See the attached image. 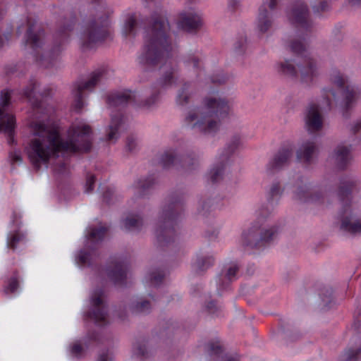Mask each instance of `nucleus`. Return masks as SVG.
<instances>
[{
	"mask_svg": "<svg viewBox=\"0 0 361 361\" xmlns=\"http://www.w3.org/2000/svg\"><path fill=\"white\" fill-rule=\"evenodd\" d=\"M89 126H78L73 128V132L66 141L59 139L58 132L51 126L37 123L34 126L33 134L37 137L32 142L28 157L32 164L40 168V163L46 164L52 154L59 152H87L91 148Z\"/></svg>",
	"mask_w": 361,
	"mask_h": 361,
	"instance_id": "obj_1",
	"label": "nucleus"
},
{
	"mask_svg": "<svg viewBox=\"0 0 361 361\" xmlns=\"http://www.w3.org/2000/svg\"><path fill=\"white\" fill-rule=\"evenodd\" d=\"M169 25L165 20H154L147 28L145 36V52L142 55L143 63L155 65L168 54L170 44L167 39Z\"/></svg>",
	"mask_w": 361,
	"mask_h": 361,
	"instance_id": "obj_2",
	"label": "nucleus"
},
{
	"mask_svg": "<svg viewBox=\"0 0 361 361\" xmlns=\"http://www.w3.org/2000/svg\"><path fill=\"white\" fill-rule=\"evenodd\" d=\"M290 49L296 56L286 60L285 64L281 66L283 72L290 77L299 78L302 82H310L317 74V66L306 45L300 41L293 40L290 44Z\"/></svg>",
	"mask_w": 361,
	"mask_h": 361,
	"instance_id": "obj_3",
	"label": "nucleus"
},
{
	"mask_svg": "<svg viewBox=\"0 0 361 361\" xmlns=\"http://www.w3.org/2000/svg\"><path fill=\"white\" fill-rule=\"evenodd\" d=\"M228 109L227 102L219 96L206 97L199 111L200 118L192 128L198 127L204 133H215L219 128L220 118L228 114Z\"/></svg>",
	"mask_w": 361,
	"mask_h": 361,
	"instance_id": "obj_4",
	"label": "nucleus"
},
{
	"mask_svg": "<svg viewBox=\"0 0 361 361\" xmlns=\"http://www.w3.org/2000/svg\"><path fill=\"white\" fill-rule=\"evenodd\" d=\"M350 195V189L348 186H343L339 188L338 195L343 207L341 211V228L351 233H360L361 219L349 208Z\"/></svg>",
	"mask_w": 361,
	"mask_h": 361,
	"instance_id": "obj_5",
	"label": "nucleus"
},
{
	"mask_svg": "<svg viewBox=\"0 0 361 361\" xmlns=\"http://www.w3.org/2000/svg\"><path fill=\"white\" fill-rule=\"evenodd\" d=\"M160 162L164 169L175 168L191 171L198 166V161L192 153L178 154L176 152H166L161 154Z\"/></svg>",
	"mask_w": 361,
	"mask_h": 361,
	"instance_id": "obj_6",
	"label": "nucleus"
},
{
	"mask_svg": "<svg viewBox=\"0 0 361 361\" xmlns=\"http://www.w3.org/2000/svg\"><path fill=\"white\" fill-rule=\"evenodd\" d=\"M332 80L336 85L337 89L329 92L333 96L336 104L342 109H348L355 101V92L353 87L348 84L347 80L344 79L338 73L332 76Z\"/></svg>",
	"mask_w": 361,
	"mask_h": 361,
	"instance_id": "obj_7",
	"label": "nucleus"
},
{
	"mask_svg": "<svg viewBox=\"0 0 361 361\" xmlns=\"http://www.w3.org/2000/svg\"><path fill=\"white\" fill-rule=\"evenodd\" d=\"M173 204L165 205L159 214L157 221L156 233L159 241H164L166 238H171L174 235V212Z\"/></svg>",
	"mask_w": 361,
	"mask_h": 361,
	"instance_id": "obj_8",
	"label": "nucleus"
},
{
	"mask_svg": "<svg viewBox=\"0 0 361 361\" xmlns=\"http://www.w3.org/2000/svg\"><path fill=\"white\" fill-rule=\"evenodd\" d=\"M11 92L3 90L0 97V132L7 133L10 137L8 142H13L11 137L15 128V117L13 115L6 113L5 108L10 104Z\"/></svg>",
	"mask_w": 361,
	"mask_h": 361,
	"instance_id": "obj_9",
	"label": "nucleus"
},
{
	"mask_svg": "<svg viewBox=\"0 0 361 361\" xmlns=\"http://www.w3.org/2000/svg\"><path fill=\"white\" fill-rule=\"evenodd\" d=\"M128 264L126 260L115 258L111 261L106 269V274L116 284L122 285L127 278Z\"/></svg>",
	"mask_w": 361,
	"mask_h": 361,
	"instance_id": "obj_10",
	"label": "nucleus"
},
{
	"mask_svg": "<svg viewBox=\"0 0 361 361\" xmlns=\"http://www.w3.org/2000/svg\"><path fill=\"white\" fill-rule=\"evenodd\" d=\"M107 18V15L104 12L97 13L94 18L87 25V37L90 42H97L102 39L105 35V32L102 30L104 23Z\"/></svg>",
	"mask_w": 361,
	"mask_h": 361,
	"instance_id": "obj_11",
	"label": "nucleus"
},
{
	"mask_svg": "<svg viewBox=\"0 0 361 361\" xmlns=\"http://www.w3.org/2000/svg\"><path fill=\"white\" fill-rule=\"evenodd\" d=\"M308 8L302 1H298L293 7L291 15L290 16V20L293 23L297 25L299 29L302 31H307L310 23L308 20Z\"/></svg>",
	"mask_w": 361,
	"mask_h": 361,
	"instance_id": "obj_12",
	"label": "nucleus"
},
{
	"mask_svg": "<svg viewBox=\"0 0 361 361\" xmlns=\"http://www.w3.org/2000/svg\"><path fill=\"white\" fill-rule=\"evenodd\" d=\"M102 75V72H94L87 81L81 82L78 85L75 95L74 107L75 109L80 110L84 105L82 102V91L85 90H92L99 82Z\"/></svg>",
	"mask_w": 361,
	"mask_h": 361,
	"instance_id": "obj_13",
	"label": "nucleus"
},
{
	"mask_svg": "<svg viewBox=\"0 0 361 361\" xmlns=\"http://www.w3.org/2000/svg\"><path fill=\"white\" fill-rule=\"evenodd\" d=\"M305 120L309 132L314 133L322 129V118L317 104L312 103L308 106Z\"/></svg>",
	"mask_w": 361,
	"mask_h": 361,
	"instance_id": "obj_14",
	"label": "nucleus"
},
{
	"mask_svg": "<svg viewBox=\"0 0 361 361\" xmlns=\"http://www.w3.org/2000/svg\"><path fill=\"white\" fill-rule=\"evenodd\" d=\"M350 145H339L333 153L331 158L333 163L339 169H343L350 160Z\"/></svg>",
	"mask_w": 361,
	"mask_h": 361,
	"instance_id": "obj_15",
	"label": "nucleus"
},
{
	"mask_svg": "<svg viewBox=\"0 0 361 361\" xmlns=\"http://www.w3.org/2000/svg\"><path fill=\"white\" fill-rule=\"evenodd\" d=\"M180 17L179 25L189 32L198 30L202 25L200 17L193 11L182 12Z\"/></svg>",
	"mask_w": 361,
	"mask_h": 361,
	"instance_id": "obj_16",
	"label": "nucleus"
},
{
	"mask_svg": "<svg viewBox=\"0 0 361 361\" xmlns=\"http://www.w3.org/2000/svg\"><path fill=\"white\" fill-rule=\"evenodd\" d=\"M279 0H267V1L260 8L259 14L258 17V27L261 32H265L271 25L269 20L267 18V12L265 6L267 4L271 10L274 9L276 5L278 4Z\"/></svg>",
	"mask_w": 361,
	"mask_h": 361,
	"instance_id": "obj_17",
	"label": "nucleus"
},
{
	"mask_svg": "<svg viewBox=\"0 0 361 361\" xmlns=\"http://www.w3.org/2000/svg\"><path fill=\"white\" fill-rule=\"evenodd\" d=\"M317 149L316 145L313 142H304L296 152L297 159H304L310 162Z\"/></svg>",
	"mask_w": 361,
	"mask_h": 361,
	"instance_id": "obj_18",
	"label": "nucleus"
},
{
	"mask_svg": "<svg viewBox=\"0 0 361 361\" xmlns=\"http://www.w3.org/2000/svg\"><path fill=\"white\" fill-rule=\"evenodd\" d=\"M24 94L29 99L32 105L36 107L39 106L40 99L47 95V93L40 91L39 86L35 83L32 84L30 87L24 90Z\"/></svg>",
	"mask_w": 361,
	"mask_h": 361,
	"instance_id": "obj_19",
	"label": "nucleus"
},
{
	"mask_svg": "<svg viewBox=\"0 0 361 361\" xmlns=\"http://www.w3.org/2000/svg\"><path fill=\"white\" fill-rule=\"evenodd\" d=\"M293 155L292 150L289 149H283L280 151L270 163V167L271 169H279L283 166L286 165L290 158Z\"/></svg>",
	"mask_w": 361,
	"mask_h": 361,
	"instance_id": "obj_20",
	"label": "nucleus"
},
{
	"mask_svg": "<svg viewBox=\"0 0 361 361\" xmlns=\"http://www.w3.org/2000/svg\"><path fill=\"white\" fill-rule=\"evenodd\" d=\"M122 124V119L120 116H113L111 122L109 126V132L107 133V140L115 141L119 135V129Z\"/></svg>",
	"mask_w": 361,
	"mask_h": 361,
	"instance_id": "obj_21",
	"label": "nucleus"
},
{
	"mask_svg": "<svg viewBox=\"0 0 361 361\" xmlns=\"http://www.w3.org/2000/svg\"><path fill=\"white\" fill-rule=\"evenodd\" d=\"M43 35V31L40 28L36 30L34 25H30L27 29V41H29L33 47H39L42 42Z\"/></svg>",
	"mask_w": 361,
	"mask_h": 361,
	"instance_id": "obj_22",
	"label": "nucleus"
},
{
	"mask_svg": "<svg viewBox=\"0 0 361 361\" xmlns=\"http://www.w3.org/2000/svg\"><path fill=\"white\" fill-rule=\"evenodd\" d=\"M131 95L129 92H124L115 94L109 98L110 103L114 106H118L126 104L130 99Z\"/></svg>",
	"mask_w": 361,
	"mask_h": 361,
	"instance_id": "obj_23",
	"label": "nucleus"
},
{
	"mask_svg": "<svg viewBox=\"0 0 361 361\" xmlns=\"http://www.w3.org/2000/svg\"><path fill=\"white\" fill-rule=\"evenodd\" d=\"M163 278L164 274L160 271H151L147 274L143 282L157 286L161 282Z\"/></svg>",
	"mask_w": 361,
	"mask_h": 361,
	"instance_id": "obj_24",
	"label": "nucleus"
},
{
	"mask_svg": "<svg viewBox=\"0 0 361 361\" xmlns=\"http://www.w3.org/2000/svg\"><path fill=\"white\" fill-rule=\"evenodd\" d=\"M224 164H221L219 166L214 167L209 171V176L212 183H214L222 178Z\"/></svg>",
	"mask_w": 361,
	"mask_h": 361,
	"instance_id": "obj_25",
	"label": "nucleus"
},
{
	"mask_svg": "<svg viewBox=\"0 0 361 361\" xmlns=\"http://www.w3.org/2000/svg\"><path fill=\"white\" fill-rule=\"evenodd\" d=\"M176 80L175 70L172 68L166 67V71L161 79L162 85H169L174 82Z\"/></svg>",
	"mask_w": 361,
	"mask_h": 361,
	"instance_id": "obj_26",
	"label": "nucleus"
},
{
	"mask_svg": "<svg viewBox=\"0 0 361 361\" xmlns=\"http://www.w3.org/2000/svg\"><path fill=\"white\" fill-rule=\"evenodd\" d=\"M272 235H273V233L271 232H270L269 231H267L266 235L258 238V237H255L253 233H250L247 236V245L255 246L259 240H266L271 239Z\"/></svg>",
	"mask_w": 361,
	"mask_h": 361,
	"instance_id": "obj_27",
	"label": "nucleus"
},
{
	"mask_svg": "<svg viewBox=\"0 0 361 361\" xmlns=\"http://www.w3.org/2000/svg\"><path fill=\"white\" fill-rule=\"evenodd\" d=\"M142 226V220L140 218H127L124 221V227L126 230L139 228Z\"/></svg>",
	"mask_w": 361,
	"mask_h": 361,
	"instance_id": "obj_28",
	"label": "nucleus"
},
{
	"mask_svg": "<svg viewBox=\"0 0 361 361\" xmlns=\"http://www.w3.org/2000/svg\"><path fill=\"white\" fill-rule=\"evenodd\" d=\"M213 259L211 257H197L195 267L197 271H203L212 264Z\"/></svg>",
	"mask_w": 361,
	"mask_h": 361,
	"instance_id": "obj_29",
	"label": "nucleus"
},
{
	"mask_svg": "<svg viewBox=\"0 0 361 361\" xmlns=\"http://www.w3.org/2000/svg\"><path fill=\"white\" fill-rule=\"evenodd\" d=\"M135 20L133 17H129L124 25V27L122 30V34L124 36H127L128 35L133 32V29L135 25Z\"/></svg>",
	"mask_w": 361,
	"mask_h": 361,
	"instance_id": "obj_30",
	"label": "nucleus"
},
{
	"mask_svg": "<svg viewBox=\"0 0 361 361\" xmlns=\"http://www.w3.org/2000/svg\"><path fill=\"white\" fill-rule=\"evenodd\" d=\"M361 354V348L357 350L349 349L345 350L342 356V361H353L356 355Z\"/></svg>",
	"mask_w": 361,
	"mask_h": 361,
	"instance_id": "obj_31",
	"label": "nucleus"
},
{
	"mask_svg": "<svg viewBox=\"0 0 361 361\" xmlns=\"http://www.w3.org/2000/svg\"><path fill=\"white\" fill-rule=\"evenodd\" d=\"M106 229L101 227L98 229H92L90 233V238L92 241H97L102 240L104 237Z\"/></svg>",
	"mask_w": 361,
	"mask_h": 361,
	"instance_id": "obj_32",
	"label": "nucleus"
},
{
	"mask_svg": "<svg viewBox=\"0 0 361 361\" xmlns=\"http://www.w3.org/2000/svg\"><path fill=\"white\" fill-rule=\"evenodd\" d=\"M103 295L104 293L102 290H97L93 293L91 301L94 306H99L103 304Z\"/></svg>",
	"mask_w": 361,
	"mask_h": 361,
	"instance_id": "obj_33",
	"label": "nucleus"
},
{
	"mask_svg": "<svg viewBox=\"0 0 361 361\" xmlns=\"http://www.w3.org/2000/svg\"><path fill=\"white\" fill-rule=\"evenodd\" d=\"M106 312L102 309L94 310L92 312V317L95 320V322L99 324L100 322H105L106 319Z\"/></svg>",
	"mask_w": 361,
	"mask_h": 361,
	"instance_id": "obj_34",
	"label": "nucleus"
},
{
	"mask_svg": "<svg viewBox=\"0 0 361 361\" xmlns=\"http://www.w3.org/2000/svg\"><path fill=\"white\" fill-rule=\"evenodd\" d=\"M332 293V290L330 288H324L320 290L319 295H323L322 298V303L326 305L329 301Z\"/></svg>",
	"mask_w": 361,
	"mask_h": 361,
	"instance_id": "obj_35",
	"label": "nucleus"
},
{
	"mask_svg": "<svg viewBox=\"0 0 361 361\" xmlns=\"http://www.w3.org/2000/svg\"><path fill=\"white\" fill-rule=\"evenodd\" d=\"M149 307V303L148 301H142L140 302H137L134 305L133 308L135 312H142L147 311Z\"/></svg>",
	"mask_w": 361,
	"mask_h": 361,
	"instance_id": "obj_36",
	"label": "nucleus"
},
{
	"mask_svg": "<svg viewBox=\"0 0 361 361\" xmlns=\"http://www.w3.org/2000/svg\"><path fill=\"white\" fill-rule=\"evenodd\" d=\"M348 128L353 133H356L361 130V119H356L350 122Z\"/></svg>",
	"mask_w": 361,
	"mask_h": 361,
	"instance_id": "obj_37",
	"label": "nucleus"
},
{
	"mask_svg": "<svg viewBox=\"0 0 361 361\" xmlns=\"http://www.w3.org/2000/svg\"><path fill=\"white\" fill-rule=\"evenodd\" d=\"M178 99L180 104H183L184 103H187L188 99V94L187 93L186 89L183 88L180 92L178 94Z\"/></svg>",
	"mask_w": 361,
	"mask_h": 361,
	"instance_id": "obj_38",
	"label": "nucleus"
},
{
	"mask_svg": "<svg viewBox=\"0 0 361 361\" xmlns=\"http://www.w3.org/2000/svg\"><path fill=\"white\" fill-rule=\"evenodd\" d=\"M61 49L59 47L54 48L49 53V58L53 61H57L60 59Z\"/></svg>",
	"mask_w": 361,
	"mask_h": 361,
	"instance_id": "obj_39",
	"label": "nucleus"
},
{
	"mask_svg": "<svg viewBox=\"0 0 361 361\" xmlns=\"http://www.w3.org/2000/svg\"><path fill=\"white\" fill-rule=\"evenodd\" d=\"M330 89H324V109L326 110H329L331 109V101L328 98L329 94H331L329 90Z\"/></svg>",
	"mask_w": 361,
	"mask_h": 361,
	"instance_id": "obj_40",
	"label": "nucleus"
},
{
	"mask_svg": "<svg viewBox=\"0 0 361 361\" xmlns=\"http://www.w3.org/2000/svg\"><path fill=\"white\" fill-rule=\"evenodd\" d=\"M10 157L13 162H16L18 164H22L23 159L19 151L15 150L14 152H11Z\"/></svg>",
	"mask_w": 361,
	"mask_h": 361,
	"instance_id": "obj_41",
	"label": "nucleus"
},
{
	"mask_svg": "<svg viewBox=\"0 0 361 361\" xmlns=\"http://www.w3.org/2000/svg\"><path fill=\"white\" fill-rule=\"evenodd\" d=\"M207 350L210 354L219 353L221 351V346L219 344L209 343L207 345Z\"/></svg>",
	"mask_w": 361,
	"mask_h": 361,
	"instance_id": "obj_42",
	"label": "nucleus"
},
{
	"mask_svg": "<svg viewBox=\"0 0 361 361\" xmlns=\"http://www.w3.org/2000/svg\"><path fill=\"white\" fill-rule=\"evenodd\" d=\"M77 262L82 264L89 262V254L81 251L78 257Z\"/></svg>",
	"mask_w": 361,
	"mask_h": 361,
	"instance_id": "obj_43",
	"label": "nucleus"
},
{
	"mask_svg": "<svg viewBox=\"0 0 361 361\" xmlns=\"http://www.w3.org/2000/svg\"><path fill=\"white\" fill-rule=\"evenodd\" d=\"M11 35V30H8L4 33V37L0 34V48L4 47L9 40V37Z\"/></svg>",
	"mask_w": 361,
	"mask_h": 361,
	"instance_id": "obj_44",
	"label": "nucleus"
},
{
	"mask_svg": "<svg viewBox=\"0 0 361 361\" xmlns=\"http://www.w3.org/2000/svg\"><path fill=\"white\" fill-rule=\"evenodd\" d=\"M94 184V177L93 176H90L86 183V192H90L92 190Z\"/></svg>",
	"mask_w": 361,
	"mask_h": 361,
	"instance_id": "obj_45",
	"label": "nucleus"
},
{
	"mask_svg": "<svg viewBox=\"0 0 361 361\" xmlns=\"http://www.w3.org/2000/svg\"><path fill=\"white\" fill-rule=\"evenodd\" d=\"M270 192L272 196L279 195L281 193V190L278 184H273Z\"/></svg>",
	"mask_w": 361,
	"mask_h": 361,
	"instance_id": "obj_46",
	"label": "nucleus"
},
{
	"mask_svg": "<svg viewBox=\"0 0 361 361\" xmlns=\"http://www.w3.org/2000/svg\"><path fill=\"white\" fill-rule=\"evenodd\" d=\"M238 267L236 265L231 266L227 271V276L231 279L232 276L235 275L236 271H238Z\"/></svg>",
	"mask_w": 361,
	"mask_h": 361,
	"instance_id": "obj_47",
	"label": "nucleus"
},
{
	"mask_svg": "<svg viewBox=\"0 0 361 361\" xmlns=\"http://www.w3.org/2000/svg\"><path fill=\"white\" fill-rule=\"evenodd\" d=\"M18 281L16 279L11 280L7 290H9L11 292L15 291L18 288Z\"/></svg>",
	"mask_w": 361,
	"mask_h": 361,
	"instance_id": "obj_48",
	"label": "nucleus"
},
{
	"mask_svg": "<svg viewBox=\"0 0 361 361\" xmlns=\"http://www.w3.org/2000/svg\"><path fill=\"white\" fill-rule=\"evenodd\" d=\"M81 351H82V347L78 344L74 345L71 350L72 354L75 356H78L80 355V353H81Z\"/></svg>",
	"mask_w": 361,
	"mask_h": 361,
	"instance_id": "obj_49",
	"label": "nucleus"
},
{
	"mask_svg": "<svg viewBox=\"0 0 361 361\" xmlns=\"http://www.w3.org/2000/svg\"><path fill=\"white\" fill-rule=\"evenodd\" d=\"M239 144L240 138L238 137H234L231 140V152L234 151V149L237 148Z\"/></svg>",
	"mask_w": 361,
	"mask_h": 361,
	"instance_id": "obj_50",
	"label": "nucleus"
},
{
	"mask_svg": "<svg viewBox=\"0 0 361 361\" xmlns=\"http://www.w3.org/2000/svg\"><path fill=\"white\" fill-rule=\"evenodd\" d=\"M126 147L129 152H132L136 147V143L135 140L133 139L128 140Z\"/></svg>",
	"mask_w": 361,
	"mask_h": 361,
	"instance_id": "obj_51",
	"label": "nucleus"
},
{
	"mask_svg": "<svg viewBox=\"0 0 361 361\" xmlns=\"http://www.w3.org/2000/svg\"><path fill=\"white\" fill-rule=\"evenodd\" d=\"M326 5L324 3H322L320 6H317L316 5H312V9L314 12H319L320 11H325L326 8Z\"/></svg>",
	"mask_w": 361,
	"mask_h": 361,
	"instance_id": "obj_52",
	"label": "nucleus"
},
{
	"mask_svg": "<svg viewBox=\"0 0 361 361\" xmlns=\"http://www.w3.org/2000/svg\"><path fill=\"white\" fill-rule=\"evenodd\" d=\"M138 350H139V354L140 355L145 356L147 353V349L145 346L143 348L142 347L139 348Z\"/></svg>",
	"mask_w": 361,
	"mask_h": 361,
	"instance_id": "obj_53",
	"label": "nucleus"
},
{
	"mask_svg": "<svg viewBox=\"0 0 361 361\" xmlns=\"http://www.w3.org/2000/svg\"><path fill=\"white\" fill-rule=\"evenodd\" d=\"M19 240V238L16 237H13L12 240L8 243L9 245L12 247H14V243L18 242Z\"/></svg>",
	"mask_w": 361,
	"mask_h": 361,
	"instance_id": "obj_54",
	"label": "nucleus"
},
{
	"mask_svg": "<svg viewBox=\"0 0 361 361\" xmlns=\"http://www.w3.org/2000/svg\"><path fill=\"white\" fill-rule=\"evenodd\" d=\"M109 360V356L108 355H101L99 357V361H108Z\"/></svg>",
	"mask_w": 361,
	"mask_h": 361,
	"instance_id": "obj_55",
	"label": "nucleus"
},
{
	"mask_svg": "<svg viewBox=\"0 0 361 361\" xmlns=\"http://www.w3.org/2000/svg\"><path fill=\"white\" fill-rule=\"evenodd\" d=\"M352 5H358L361 4V0H348Z\"/></svg>",
	"mask_w": 361,
	"mask_h": 361,
	"instance_id": "obj_56",
	"label": "nucleus"
},
{
	"mask_svg": "<svg viewBox=\"0 0 361 361\" xmlns=\"http://www.w3.org/2000/svg\"><path fill=\"white\" fill-rule=\"evenodd\" d=\"M152 185V181H150V182L147 184V188H149V187L150 185ZM140 187L141 188H142V189H145V188H146V185H145V184L140 183Z\"/></svg>",
	"mask_w": 361,
	"mask_h": 361,
	"instance_id": "obj_57",
	"label": "nucleus"
},
{
	"mask_svg": "<svg viewBox=\"0 0 361 361\" xmlns=\"http://www.w3.org/2000/svg\"><path fill=\"white\" fill-rule=\"evenodd\" d=\"M195 118H196V116H194V115H190V116H189L187 118V119H188V120H190V121H193V120H195Z\"/></svg>",
	"mask_w": 361,
	"mask_h": 361,
	"instance_id": "obj_58",
	"label": "nucleus"
},
{
	"mask_svg": "<svg viewBox=\"0 0 361 361\" xmlns=\"http://www.w3.org/2000/svg\"><path fill=\"white\" fill-rule=\"evenodd\" d=\"M197 61H194V66H197Z\"/></svg>",
	"mask_w": 361,
	"mask_h": 361,
	"instance_id": "obj_59",
	"label": "nucleus"
},
{
	"mask_svg": "<svg viewBox=\"0 0 361 361\" xmlns=\"http://www.w3.org/2000/svg\"><path fill=\"white\" fill-rule=\"evenodd\" d=\"M226 361H237V360H234V359H228V360H227Z\"/></svg>",
	"mask_w": 361,
	"mask_h": 361,
	"instance_id": "obj_60",
	"label": "nucleus"
},
{
	"mask_svg": "<svg viewBox=\"0 0 361 361\" xmlns=\"http://www.w3.org/2000/svg\"><path fill=\"white\" fill-rule=\"evenodd\" d=\"M1 18V13H0V19Z\"/></svg>",
	"mask_w": 361,
	"mask_h": 361,
	"instance_id": "obj_61",
	"label": "nucleus"
}]
</instances>
